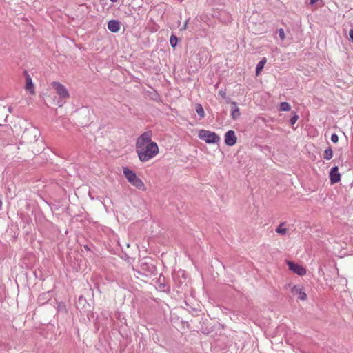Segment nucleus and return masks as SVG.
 Returning a JSON list of instances; mask_svg holds the SVG:
<instances>
[{"label": "nucleus", "mask_w": 353, "mask_h": 353, "mask_svg": "<svg viewBox=\"0 0 353 353\" xmlns=\"http://www.w3.org/2000/svg\"><path fill=\"white\" fill-rule=\"evenodd\" d=\"M136 152L139 160L142 162H145L154 157L159 153V147L155 142L149 143L146 145L136 149Z\"/></svg>", "instance_id": "1"}, {"label": "nucleus", "mask_w": 353, "mask_h": 353, "mask_svg": "<svg viewBox=\"0 0 353 353\" xmlns=\"http://www.w3.org/2000/svg\"><path fill=\"white\" fill-rule=\"evenodd\" d=\"M123 174L129 183H130L136 188L145 191L146 190L145 185L141 179H139L136 173L128 168H123Z\"/></svg>", "instance_id": "2"}, {"label": "nucleus", "mask_w": 353, "mask_h": 353, "mask_svg": "<svg viewBox=\"0 0 353 353\" xmlns=\"http://www.w3.org/2000/svg\"><path fill=\"white\" fill-rule=\"evenodd\" d=\"M198 137L201 140L209 144L216 143L220 140L219 137L215 132L206 130H199Z\"/></svg>", "instance_id": "3"}, {"label": "nucleus", "mask_w": 353, "mask_h": 353, "mask_svg": "<svg viewBox=\"0 0 353 353\" xmlns=\"http://www.w3.org/2000/svg\"><path fill=\"white\" fill-rule=\"evenodd\" d=\"M51 86L61 99L69 98V92L67 88L63 84L57 81H53L51 83Z\"/></svg>", "instance_id": "4"}, {"label": "nucleus", "mask_w": 353, "mask_h": 353, "mask_svg": "<svg viewBox=\"0 0 353 353\" xmlns=\"http://www.w3.org/2000/svg\"><path fill=\"white\" fill-rule=\"evenodd\" d=\"M152 135L151 131H146L139 136L136 142V149L146 145L149 143H154L152 141Z\"/></svg>", "instance_id": "5"}, {"label": "nucleus", "mask_w": 353, "mask_h": 353, "mask_svg": "<svg viewBox=\"0 0 353 353\" xmlns=\"http://www.w3.org/2000/svg\"><path fill=\"white\" fill-rule=\"evenodd\" d=\"M287 264L289 267V269L294 273H296L299 276H303L306 274V269L304 268L303 266L297 263H294V262L290 261H288Z\"/></svg>", "instance_id": "6"}, {"label": "nucleus", "mask_w": 353, "mask_h": 353, "mask_svg": "<svg viewBox=\"0 0 353 353\" xmlns=\"http://www.w3.org/2000/svg\"><path fill=\"white\" fill-rule=\"evenodd\" d=\"M329 176L331 184L336 183L341 181V174L339 172L337 166H334L330 170Z\"/></svg>", "instance_id": "7"}, {"label": "nucleus", "mask_w": 353, "mask_h": 353, "mask_svg": "<svg viewBox=\"0 0 353 353\" xmlns=\"http://www.w3.org/2000/svg\"><path fill=\"white\" fill-rule=\"evenodd\" d=\"M236 137L233 130L228 131L225 134V143L227 145L232 146L236 143Z\"/></svg>", "instance_id": "8"}, {"label": "nucleus", "mask_w": 353, "mask_h": 353, "mask_svg": "<svg viewBox=\"0 0 353 353\" xmlns=\"http://www.w3.org/2000/svg\"><path fill=\"white\" fill-rule=\"evenodd\" d=\"M292 292L294 294H298L299 299H300L301 301H305L307 299V294L304 292H303V289L300 286H298V285L293 286V288L292 289Z\"/></svg>", "instance_id": "9"}, {"label": "nucleus", "mask_w": 353, "mask_h": 353, "mask_svg": "<svg viewBox=\"0 0 353 353\" xmlns=\"http://www.w3.org/2000/svg\"><path fill=\"white\" fill-rule=\"evenodd\" d=\"M241 115L239 108L236 102L233 101L231 103V117L234 120H236Z\"/></svg>", "instance_id": "10"}, {"label": "nucleus", "mask_w": 353, "mask_h": 353, "mask_svg": "<svg viewBox=\"0 0 353 353\" xmlns=\"http://www.w3.org/2000/svg\"><path fill=\"white\" fill-rule=\"evenodd\" d=\"M108 28L112 32H117L120 30V23L117 20H110L108 23Z\"/></svg>", "instance_id": "11"}, {"label": "nucleus", "mask_w": 353, "mask_h": 353, "mask_svg": "<svg viewBox=\"0 0 353 353\" xmlns=\"http://www.w3.org/2000/svg\"><path fill=\"white\" fill-rule=\"evenodd\" d=\"M26 89L27 90H28L31 94H34V85L32 83V79L29 74L26 75Z\"/></svg>", "instance_id": "12"}, {"label": "nucleus", "mask_w": 353, "mask_h": 353, "mask_svg": "<svg viewBox=\"0 0 353 353\" xmlns=\"http://www.w3.org/2000/svg\"><path fill=\"white\" fill-rule=\"evenodd\" d=\"M285 225V223H280L277 228L275 230V232L277 234H281V235H285L288 233V229L285 228H283V226Z\"/></svg>", "instance_id": "13"}, {"label": "nucleus", "mask_w": 353, "mask_h": 353, "mask_svg": "<svg viewBox=\"0 0 353 353\" xmlns=\"http://www.w3.org/2000/svg\"><path fill=\"white\" fill-rule=\"evenodd\" d=\"M195 110L198 115L199 116L200 119H203L205 117V111L201 104L196 103L195 105Z\"/></svg>", "instance_id": "14"}, {"label": "nucleus", "mask_w": 353, "mask_h": 353, "mask_svg": "<svg viewBox=\"0 0 353 353\" xmlns=\"http://www.w3.org/2000/svg\"><path fill=\"white\" fill-rule=\"evenodd\" d=\"M265 63H266V58L264 57L257 63L256 67V75L259 74L261 71L264 68V65H265Z\"/></svg>", "instance_id": "15"}, {"label": "nucleus", "mask_w": 353, "mask_h": 353, "mask_svg": "<svg viewBox=\"0 0 353 353\" xmlns=\"http://www.w3.org/2000/svg\"><path fill=\"white\" fill-rule=\"evenodd\" d=\"M333 157V152L331 148H327L324 151L323 158L326 160H330Z\"/></svg>", "instance_id": "16"}, {"label": "nucleus", "mask_w": 353, "mask_h": 353, "mask_svg": "<svg viewBox=\"0 0 353 353\" xmlns=\"http://www.w3.org/2000/svg\"><path fill=\"white\" fill-rule=\"evenodd\" d=\"M290 108V105L287 102H282L280 105V110L282 111H289Z\"/></svg>", "instance_id": "17"}, {"label": "nucleus", "mask_w": 353, "mask_h": 353, "mask_svg": "<svg viewBox=\"0 0 353 353\" xmlns=\"http://www.w3.org/2000/svg\"><path fill=\"white\" fill-rule=\"evenodd\" d=\"M177 42H178V38L175 35L172 34L170 36V43L171 46L173 48L176 47V46L177 45Z\"/></svg>", "instance_id": "18"}, {"label": "nucleus", "mask_w": 353, "mask_h": 353, "mask_svg": "<svg viewBox=\"0 0 353 353\" xmlns=\"http://www.w3.org/2000/svg\"><path fill=\"white\" fill-rule=\"evenodd\" d=\"M279 37L281 38V40H284L285 39V32H284V30L283 28H280L279 30Z\"/></svg>", "instance_id": "19"}, {"label": "nucleus", "mask_w": 353, "mask_h": 353, "mask_svg": "<svg viewBox=\"0 0 353 353\" xmlns=\"http://www.w3.org/2000/svg\"><path fill=\"white\" fill-rule=\"evenodd\" d=\"M331 141L333 143H337L339 141V137L336 134H332L331 136Z\"/></svg>", "instance_id": "20"}, {"label": "nucleus", "mask_w": 353, "mask_h": 353, "mask_svg": "<svg viewBox=\"0 0 353 353\" xmlns=\"http://www.w3.org/2000/svg\"><path fill=\"white\" fill-rule=\"evenodd\" d=\"M65 99H61L59 97V99H58L57 101V105L59 107H62L63 105V104L65 103Z\"/></svg>", "instance_id": "21"}, {"label": "nucleus", "mask_w": 353, "mask_h": 353, "mask_svg": "<svg viewBox=\"0 0 353 353\" xmlns=\"http://www.w3.org/2000/svg\"><path fill=\"white\" fill-rule=\"evenodd\" d=\"M299 119V116L298 115H294L293 116L291 119H290V123L291 125H294L296 123V122Z\"/></svg>", "instance_id": "22"}, {"label": "nucleus", "mask_w": 353, "mask_h": 353, "mask_svg": "<svg viewBox=\"0 0 353 353\" xmlns=\"http://www.w3.org/2000/svg\"><path fill=\"white\" fill-rule=\"evenodd\" d=\"M349 37L351 41L353 43V29H350L349 31Z\"/></svg>", "instance_id": "23"}, {"label": "nucleus", "mask_w": 353, "mask_h": 353, "mask_svg": "<svg viewBox=\"0 0 353 353\" xmlns=\"http://www.w3.org/2000/svg\"><path fill=\"white\" fill-rule=\"evenodd\" d=\"M219 94H220L221 97H225V92H223V91H219Z\"/></svg>", "instance_id": "24"}, {"label": "nucleus", "mask_w": 353, "mask_h": 353, "mask_svg": "<svg viewBox=\"0 0 353 353\" xmlns=\"http://www.w3.org/2000/svg\"><path fill=\"white\" fill-rule=\"evenodd\" d=\"M318 0H310V4H314Z\"/></svg>", "instance_id": "25"}, {"label": "nucleus", "mask_w": 353, "mask_h": 353, "mask_svg": "<svg viewBox=\"0 0 353 353\" xmlns=\"http://www.w3.org/2000/svg\"><path fill=\"white\" fill-rule=\"evenodd\" d=\"M8 111H9L10 112H12V108L11 106L8 107Z\"/></svg>", "instance_id": "26"}, {"label": "nucleus", "mask_w": 353, "mask_h": 353, "mask_svg": "<svg viewBox=\"0 0 353 353\" xmlns=\"http://www.w3.org/2000/svg\"><path fill=\"white\" fill-rule=\"evenodd\" d=\"M111 2L114 3L117 2L118 0H110Z\"/></svg>", "instance_id": "27"}, {"label": "nucleus", "mask_w": 353, "mask_h": 353, "mask_svg": "<svg viewBox=\"0 0 353 353\" xmlns=\"http://www.w3.org/2000/svg\"><path fill=\"white\" fill-rule=\"evenodd\" d=\"M1 125L0 124V126H1Z\"/></svg>", "instance_id": "28"}]
</instances>
